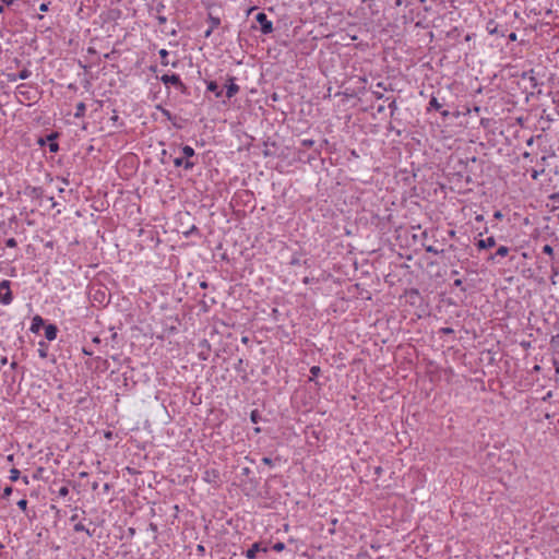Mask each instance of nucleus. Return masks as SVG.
Listing matches in <instances>:
<instances>
[{"instance_id":"obj_1","label":"nucleus","mask_w":559,"mask_h":559,"mask_svg":"<svg viewBox=\"0 0 559 559\" xmlns=\"http://www.w3.org/2000/svg\"><path fill=\"white\" fill-rule=\"evenodd\" d=\"M400 300L404 301L405 306H409V310L419 318L428 313V304L418 289H405L404 294L400 296Z\"/></svg>"},{"instance_id":"obj_2","label":"nucleus","mask_w":559,"mask_h":559,"mask_svg":"<svg viewBox=\"0 0 559 559\" xmlns=\"http://www.w3.org/2000/svg\"><path fill=\"white\" fill-rule=\"evenodd\" d=\"M166 86L173 85L178 91H180L182 94L188 95L189 91L187 85L181 81L180 75L173 73V74H163L158 78Z\"/></svg>"},{"instance_id":"obj_3","label":"nucleus","mask_w":559,"mask_h":559,"mask_svg":"<svg viewBox=\"0 0 559 559\" xmlns=\"http://www.w3.org/2000/svg\"><path fill=\"white\" fill-rule=\"evenodd\" d=\"M13 293L11 290V282L9 280H2L0 282V304L9 306L13 301Z\"/></svg>"},{"instance_id":"obj_4","label":"nucleus","mask_w":559,"mask_h":559,"mask_svg":"<svg viewBox=\"0 0 559 559\" xmlns=\"http://www.w3.org/2000/svg\"><path fill=\"white\" fill-rule=\"evenodd\" d=\"M255 21L259 24L262 34L269 35L273 32V23L264 12H259L255 15Z\"/></svg>"},{"instance_id":"obj_5","label":"nucleus","mask_w":559,"mask_h":559,"mask_svg":"<svg viewBox=\"0 0 559 559\" xmlns=\"http://www.w3.org/2000/svg\"><path fill=\"white\" fill-rule=\"evenodd\" d=\"M225 95L228 99L233 98L236 94H238L240 87L238 84H236V78L235 76H228L227 83L225 84Z\"/></svg>"},{"instance_id":"obj_6","label":"nucleus","mask_w":559,"mask_h":559,"mask_svg":"<svg viewBox=\"0 0 559 559\" xmlns=\"http://www.w3.org/2000/svg\"><path fill=\"white\" fill-rule=\"evenodd\" d=\"M156 109L162 112V115L173 123V126L177 129H181L182 124L178 122V120H181V118L173 115L168 109L164 108L162 105H157Z\"/></svg>"},{"instance_id":"obj_7","label":"nucleus","mask_w":559,"mask_h":559,"mask_svg":"<svg viewBox=\"0 0 559 559\" xmlns=\"http://www.w3.org/2000/svg\"><path fill=\"white\" fill-rule=\"evenodd\" d=\"M59 138L58 132H51L46 135V140L49 141L48 150L50 153H57L59 151V144L57 142V139Z\"/></svg>"},{"instance_id":"obj_8","label":"nucleus","mask_w":559,"mask_h":559,"mask_svg":"<svg viewBox=\"0 0 559 559\" xmlns=\"http://www.w3.org/2000/svg\"><path fill=\"white\" fill-rule=\"evenodd\" d=\"M259 551H263V552H266L267 551V548H262L261 547V543H253L251 545V547L245 552V556L248 558V559H254L257 557V554Z\"/></svg>"},{"instance_id":"obj_9","label":"nucleus","mask_w":559,"mask_h":559,"mask_svg":"<svg viewBox=\"0 0 559 559\" xmlns=\"http://www.w3.org/2000/svg\"><path fill=\"white\" fill-rule=\"evenodd\" d=\"M496 246V239L493 236L487 237L486 239H479L476 242V247L479 250L489 249Z\"/></svg>"},{"instance_id":"obj_10","label":"nucleus","mask_w":559,"mask_h":559,"mask_svg":"<svg viewBox=\"0 0 559 559\" xmlns=\"http://www.w3.org/2000/svg\"><path fill=\"white\" fill-rule=\"evenodd\" d=\"M174 165L176 167H183L186 170H191L195 166V163L191 159H185L183 157H176L174 159Z\"/></svg>"},{"instance_id":"obj_11","label":"nucleus","mask_w":559,"mask_h":559,"mask_svg":"<svg viewBox=\"0 0 559 559\" xmlns=\"http://www.w3.org/2000/svg\"><path fill=\"white\" fill-rule=\"evenodd\" d=\"M44 326H45V320L40 316L36 314L35 317H33L32 324L29 328L31 332L37 334L40 331V329Z\"/></svg>"},{"instance_id":"obj_12","label":"nucleus","mask_w":559,"mask_h":559,"mask_svg":"<svg viewBox=\"0 0 559 559\" xmlns=\"http://www.w3.org/2000/svg\"><path fill=\"white\" fill-rule=\"evenodd\" d=\"M206 90L214 93L216 98H221L224 94V90L218 86L216 81L206 82Z\"/></svg>"},{"instance_id":"obj_13","label":"nucleus","mask_w":559,"mask_h":559,"mask_svg":"<svg viewBox=\"0 0 559 559\" xmlns=\"http://www.w3.org/2000/svg\"><path fill=\"white\" fill-rule=\"evenodd\" d=\"M58 328L55 324H48L45 326V337L48 341H53L57 338Z\"/></svg>"},{"instance_id":"obj_14","label":"nucleus","mask_w":559,"mask_h":559,"mask_svg":"<svg viewBox=\"0 0 559 559\" xmlns=\"http://www.w3.org/2000/svg\"><path fill=\"white\" fill-rule=\"evenodd\" d=\"M509 251H510V249H509L508 247H506V246H500V247L497 249L496 253H495V254H491V255L488 258V260H492V261H493L497 257L504 258L506 255H508Z\"/></svg>"},{"instance_id":"obj_15","label":"nucleus","mask_w":559,"mask_h":559,"mask_svg":"<svg viewBox=\"0 0 559 559\" xmlns=\"http://www.w3.org/2000/svg\"><path fill=\"white\" fill-rule=\"evenodd\" d=\"M85 111H86V105L85 103L83 102H80L75 105V112H74V117L75 118H83L85 116Z\"/></svg>"},{"instance_id":"obj_16","label":"nucleus","mask_w":559,"mask_h":559,"mask_svg":"<svg viewBox=\"0 0 559 559\" xmlns=\"http://www.w3.org/2000/svg\"><path fill=\"white\" fill-rule=\"evenodd\" d=\"M219 477V474L216 469H207L205 472L204 480L207 483L216 481V479Z\"/></svg>"},{"instance_id":"obj_17","label":"nucleus","mask_w":559,"mask_h":559,"mask_svg":"<svg viewBox=\"0 0 559 559\" xmlns=\"http://www.w3.org/2000/svg\"><path fill=\"white\" fill-rule=\"evenodd\" d=\"M443 104H441L437 97L432 96L429 100L427 110L430 111L431 109L440 110L442 108Z\"/></svg>"},{"instance_id":"obj_18","label":"nucleus","mask_w":559,"mask_h":559,"mask_svg":"<svg viewBox=\"0 0 559 559\" xmlns=\"http://www.w3.org/2000/svg\"><path fill=\"white\" fill-rule=\"evenodd\" d=\"M29 195L34 199H40L44 197V190L41 187H32L29 190Z\"/></svg>"},{"instance_id":"obj_19","label":"nucleus","mask_w":559,"mask_h":559,"mask_svg":"<svg viewBox=\"0 0 559 559\" xmlns=\"http://www.w3.org/2000/svg\"><path fill=\"white\" fill-rule=\"evenodd\" d=\"M207 23L210 24L211 28H217L221 25V19L218 16H214L211 13L207 17Z\"/></svg>"},{"instance_id":"obj_20","label":"nucleus","mask_w":559,"mask_h":559,"mask_svg":"<svg viewBox=\"0 0 559 559\" xmlns=\"http://www.w3.org/2000/svg\"><path fill=\"white\" fill-rule=\"evenodd\" d=\"M182 154L185 156V159H190L191 157H193L195 155V151L192 146L185 145V146H182Z\"/></svg>"},{"instance_id":"obj_21","label":"nucleus","mask_w":559,"mask_h":559,"mask_svg":"<svg viewBox=\"0 0 559 559\" xmlns=\"http://www.w3.org/2000/svg\"><path fill=\"white\" fill-rule=\"evenodd\" d=\"M32 75V72L27 69V68H24L23 70H21L19 72V74L11 79V81H15V80H26L28 79L29 76Z\"/></svg>"},{"instance_id":"obj_22","label":"nucleus","mask_w":559,"mask_h":559,"mask_svg":"<svg viewBox=\"0 0 559 559\" xmlns=\"http://www.w3.org/2000/svg\"><path fill=\"white\" fill-rule=\"evenodd\" d=\"M39 345V348H38V355L39 357L41 358H46L47 357V348H48V345L44 342V341H40L38 343Z\"/></svg>"},{"instance_id":"obj_23","label":"nucleus","mask_w":559,"mask_h":559,"mask_svg":"<svg viewBox=\"0 0 559 559\" xmlns=\"http://www.w3.org/2000/svg\"><path fill=\"white\" fill-rule=\"evenodd\" d=\"M262 419L260 413L258 409H253L251 413H250V420L253 423V424H258L260 423Z\"/></svg>"},{"instance_id":"obj_24","label":"nucleus","mask_w":559,"mask_h":559,"mask_svg":"<svg viewBox=\"0 0 559 559\" xmlns=\"http://www.w3.org/2000/svg\"><path fill=\"white\" fill-rule=\"evenodd\" d=\"M403 123L401 121H397L396 124H394L393 122H391V126L390 128H386V131L390 130V131H396V134L400 135L401 132H402V129L400 127H402Z\"/></svg>"},{"instance_id":"obj_25","label":"nucleus","mask_w":559,"mask_h":559,"mask_svg":"<svg viewBox=\"0 0 559 559\" xmlns=\"http://www.w3.org/2000/svg\"><path fill=\"white\" fill-rule=\"evenodd\" d=\"M20 476H21V473H20V471L17 468H12L10 471L9 478H10L11 481H16L20 478Z\"/></svg>"},{"instance_id":"obj_26","label":"nucleus","mask_w":559,"mask_h":559,"mask_svg":"<svg viewBox=\"0 0 559 559\" xmlns=\"http://www.w3.org/2000/svg\"><path fill=\"white\" fill-rule=\"evenodd\" d=\"M321 373V368L319 366H312L310 368V381L313 380V378L318 377Z\"/></svg>"},{"instance_id":"obj_27","label":"nucleus","mask_w":559,"mask_h":559,"mask_svg":"<svg viewBox=\"0 0 559 559\" xmlns=\"http://www.w3.org/2000/svg\"><path fill=\"white\" fill-rule=\"evenodd\" d=\"M168 51L166 49H160L159 50V56H160V59H162V64L163 66H167L168 64V60H167V57H168Z\"/></svg>"},{"instance_id":"obj_28","label":"nucleus","mask_w":559,"mask_h":559,"mask_svg":"<svg viewBox=\"0 0 559 559\" xmlns=\"http://www.w3.org/2000/svg\"><path fill=\"white\" fill-rule=\"evenodd\" d=\"M558 274H559V267L552 265L551 266V276H550L551 284L555 285L557 283L556 282V277H557Z\"/></svg>"},{"instance_id":"obj_29","label":"nucleus","mask_w":559,"mask_h":559,"mask_svg":"<svg viewBox=\"0 0 559 559\" xmlns=\"http://www.w3.org/2000/svg\"><path fill=\"white\" fill-rule=\"evenodd\" d=\"M314 144V141L311 139H304L300 142L301 147L304 148H310Z\"/></svg>"},{"instance_id":"obj_30","label":"nucleus","mask_w":559,"mask_h":559,"mask_svg":"<svg viewBox=\"0 0 559 559\" xmlns=\"http://www.w3.org/2000/svg\"><path fill=\"white\" fill-rule=\"evenodd\" d=\"M285 549V544L282 542H277L273 545V550L276 552L283 551Z\"/></svg>"},{"instance_id":"obj_31","label":"nucleus","mask_w":559,"mask_h":559,"mask_svg":"<svg viewBox=\"0 0 559 559\" xmlns=\"http://www.w3.org/2000/svg\"><path fill=\"white\" fill-rule=\"evenodd\" d=\"M58 495L63 498L67 497L69 495V488L67 486L60 487L58 490Z\"/></svg>"},{"instance_id":"obj_32","label":"nucleus","mask_w":559,"mask_h":559,"mask_svg":"<svg viewBox=\"0 0 559 559\" xmlns=\"http://www.w3.org/2000/svg\"><path fill=\"white\" fill-rule=\"evenodd\" d=\"M389 108H390L391 116L394 117V115L396 112V102H395V99H393L392 102L389 103Z\"/></svg>"},{"instance_id":"obj_33","label":"nucleus","mask_w":559,"mask_h":559,"mask_svg":"<svg viewBox=\"0 0 559 559\" xmlns=\"http://www.w3.org/2000/svg\"><path fill=\"white\" fill-rule=\"evenodd\" d=\"M5 246L9 248H15L17 246V241L15 238H9L5 240Z\"/></svg>"},{"instance_id":"obj_34","label":"nucleus","mask_w":559,"mask_h":559,"mask_svg":"<svg viewBox=\"0 0 559 559\" xmlns=\"http://www.w3.org/2000/svg\"><path fill=\"white\" fill-rule=\"evenodd\" d=\"M37 144L40 146V147H45L46 145L48 146L49 144V141L46 140V136H39L38 140H37Z\"/></svg>"},{"instance_id":"obj_35","label":"nucleus","mask_w":559,"mask_h":559,"mask_svg":"<svg viewBox=\"0 0 559 559\" xmlns=\"http://www.w3.org/2000/svg\"><path fill=\"white\" fill-rule=\"evenodd\" d=\"M27 500L26 499H21L17 501V507L22 510V511H25L27 509Z\"/></svg>"},{"instance_id":"obj_36","label":"nucleus","mask_w":559,"mask_h":559,"mask_svg":"<svg viewBox=\"0 0 559 559\" xmlns=\"http://www.w3.org/2000/svg\"><path fill=\"white\" fill-rule=\"evenodd\" d=\"M543 252L545 254L552 255L554 254V248L550 245H545L543 247Z\"/></svg>"},{"instance_id":"obj_37","label":"nucleus","mask_w":559,"mask_h":559,"mask_svg":"<svg viewBox=\"0 0 559 559\" xmlns=\"http://www.w3.org/2000/svg\"><path fill=\"white\" fill-rule=\"evenodd\" d=\"M13 488L11 486H7L3 490L2 498L7 499L12 493Z\"/></svg>"},{"instance_id":"obj_38","label":"nucleus","mask_w":559,"mask_h":559,"mask_svg":"<svg viewBox=\"0 0 559 559\" xmlns=\"http://www.w3.org/2000/svg\"><path fill=\"white\" fill-rule=\"evenodd\" d=\"M439 333L440 334H453L454 330L452 328L445 326V328H441L439 330Z\"/></svg>"},{"instance_id":"obj_39","label":"nucleus","mask_w":559,"mask_h":559,"mask_svg":"<svg viewBox=\"0 0 559 559\" xmlns=\"http://www.w3.org/2000/svg\"><path fill=\"white\" fill-rule=\"evenodd\" d=\"M85 525L83 523H76L74 526H73V530L75 532H85Z\"/></svg>"},{"instance_id":"obj_40","label":"nucleus","mask_w":559,"mask_h":559,"mask_svg":"<svg viewBox=\"0 0 559 559\" xmlns=\"http://www.w3.org/2000/svg\"><path fill=\"white\" fill-rule=\"evenodd\" d=\"M488 32H489V34H491V35H493V34H499V35H501V36H504V32H502V31L500 32V31L498 29V26H496V27H493V28H489V27H488Z\"/></svg>"},{"instance_id":"obj_41","label":"nucleus","mask_w":559,"mask_h":559,"mask_svg":"<svg viewBox=\"0 0 559 559\" xmlns=\"http://www.w3.org/2000/svg\"><path fill=\"white\" fill-rule=\"evenodd\" d=\"M543 173H544V169H542V170L533 169V170H532V174H531V177H532L534 180H536V179L538 178V176H539L540 174H543Z\"/></svg>"},{"instance_id":"obj_42","label":"nucleus","mask_w":559,"mask_h":559,"mask_svg":"<svg viewBox=\"0 0 559 559\" xmlns=\"http://www.w3.org/2000/svg\"><path fill=\"white\" fill-rule=\"evenodd\" d=\"M262 463L269 466H273V460L267 456L262 457Z\"/></svg>"},{"instance_id":"obj_43","label":"nucleus","mask_w":559,"mask_h":559,"mask_svg":"<svg viewBox=\"0 0 559 559\" xmlns=\"http://www.w3.org/2000/svg\"><path fill=\"white\" fill-rule=\"evenodd\" d=\"M453 285H454L455 287H461V288H462V290H464V292H465V288H463V281H462L461 278H456V280L453 282Z\"/></svg>"},{"instance_id":"obj_44","label":"nucleus","mask_w":559,"mask_h":559,"mask_svg":"<svg viewBox=\"0 0 559 559\" xmlns=\"http://www.w3.org/2000/svg\"><path fill=\"white\" fill-rule=\"evenodd\" d=\"M49 4H50L49 2L41 3V4L39 5V10H40L41 12H47V11H48V9H49Z\"/></svg>"},{"instance_id":"obj_45","label":"nucleus","mask_w":559,"mask_h":559,"mask_svg":"<svg viewBox=\"0 0 559 559\" xmlns=\"http://www.w3.org/2000/svg\"><path fill=\"white\" fill-rule=\"evenodd\" d=\"M508 39H509L510 41H515V40L518 39V35H516V33H514V32L510 33V34L508 35Z\"/></svg>"},{"instance_id":"obj_46","label":"nucleus","mask_w":559,"mask_h":559,"mask_svg":"<svg viewBox=\"0 0 559 559\" xmlns=\"http://www.w3.org/2000/svg\"><path fill=\"white\" fill-rule=\"evenodd\" d=\"M197 551H198V555L203 556V555H204V552H205V548H204V546H203V545H198V547H197Z\"/></svg>"},{"instance_id":"obj_47","label":"nucleus","mask_w":559,"mask_h":559,"mask_svg":"<svg viewBox=\"0 0 559 559\" xmlns=\"http://www.w3.org/2000/svg\"><path fill=\"white\" fill-rule=\"evenodd\" d=\"M164 9H165V4H164L163 2H159V3L156 5V8H155L156 12H158V13H159V12H162V11H164Z\"/></svg>"},{"instance_id":"obj_48","label":"nucleus","mask_w":559,"mask_h":559,"mask_svg":"<svg viewBox=\"0 0 559 559\" xmlns=\"http://www.w3.org/2000/svg\"><path fill=\"white\" fill-rule=\"evenodd\" d=\"M157 21L159 24H165L167 22V17L164 15H158Z\"/></svg>"},{"instance_id":"obj_49","label":"nucleus","mask_w":559,"mask_h":559,"mask_svg":"<svg viewBox=\"0 0 559 559\" xmlns=\"http://www.w3.org/2000/svg\"><path fill=\"white\" fill-rule=\"evenodd\" d=\"M213 31H214V28H211V27L209 26V28L204 32V37H205V38H209V37L212 35Z\"/></svg>"},{"instance_id":"obj_50","label":"nucleus","mask_w":559,"mask_h":559,"mask_svg":"<svg viewBox=\"0 0 559 559\" xmlns=\"http://www.w3.org/2000/svg\"><path fill=\"white\" fill-rule=\"evenodd\" d=\"M554 367H555L556 373L559 374V361L555 360L554 361Z\"/></svg>"},{"instance_id":"obj_51","label":"nucleus","mask_w":559,"mask_h":559,"mask_svg":"<svg viewBox=\"0 0 559 559\" xmlns=\"http://www.w3.org/2000/svg\"><path fill=\"white\" fill-rule=\"evenodd\" d=\"M200 287H201V288H203V289H205V288H207V287H209V283H207V282H205V281H203V282H201V283H200Z\"/></svg>"},{"instance_id":"obj_52","label":"nucleus","mask_w":559,"mask_h":559,"mask_svg":"<svg viewBox=\"0 0 559 559\" xmlns=\"http://www.w3.org/2000/svg\"><path fill=\"white\" fill-rule=\"evenodd\" d=\"M0 364H1L2 366L7 365V364H8V358H7L5 356L1 357V359H0Z\"/></svg>"},{"instance_id":"obj_53","label":"nucleus","mask_w":559,"mask_h":559,"mask_svg":"<svg viewBox=\"0 0 559 559\" xmlns=\"http://www.w3.org/2000/svg\"><path fill=\"white\" fill-rule=\"evenodd\" d=\"M1 1L5 5H11L14 2V0H1Z\"/></svg>"},{"instance_id":"obj_54","label":"nucleus","mask_w":559,"mask_h":559,"mask_svg":"<svg viewBox=\"0 0 559 559\" xmlns=\"http://www.w3.org/2000/svg\"><path fill=\"white\" fill-rule=\"evenodd\" d=\"M49 200V202H51V206L55 207L57 205V203L55 202V199L53 197H49L47 198Z\"/></svg>"},{"instance_id":"obj_55","label":"nucleus","mask_w":559,"mask_h":559,"mask_svg":"<svg viewBox=\"0 0 559 559\" xmlns=\"http://www.w3.org/2000/svg\"><path fill=\"white\" fill-rule=\"evenodd\" d=\"M85 533L87 534V536L92 537L93 534H94V531H90L87 527L85 528Z\"/></svg>"},{"instance_id":"obj_56","label":"nucleus","mask_w":559,"mask_h":559,"mask_svg":"<svg viewBox=\"0 0 559 559\" xmlns=\"http://www.w3.org/2000/svg\"><path fill=\"white\" fill-rule=\"evenodd\" d=\"M404 3V0H395V5L401 7Z\"/></svg>"},{"instance_id":"obj_57","label":"nucleus","mask_w":559,"mask_h":559,"mask_svg":"<svg viewBox=\"0 0 559 559\" xmlns=\"http://www.w3.org/2000/svg\"><path fill=\"white\" fill-rule=\"evenodd\" d=\"M449 115H450V112L448 110L441 111V116L444 118L448 117Z\"/></svg>"},{"instance_id":"obj_58","label":"nucleus","mask_w":559,"mask_h":559,"mask_svg":"<svg viewBox=\"0 0 559 559\" xmlns=\"http://www.w3.org/2000/svg\"><path fill=\"white\" fill-rule=\"evenodd\" d=\"M83 354H84V355H87V356H91V355H92V352L87 350L86 348H83Z\"/></svg>"},{"instance_id":"obj_59","label":"nucleus","mask_w":559,"mask_h":559,"mask_svg":"<svg viewBox=\"0 0 559 559\" xmlns=\"http://www.w3.org/2000/svg\"><path fill=\"white\" fill-rule=\"evenodd\" d=\"M17 366H19V365H17V362H16V361H12V362H11V368H12V369L17 368Z\"/></svg>"},{"instance_id":"obj_60","label":"nucleus","mask_w":559,"mask_h":559,"mask_svg":"<svg viewBox=\"0 0 559 559\" xmlns=\"http://www.w3.org/2000/svg\"><path fill=\"white\" fill-rule=\"evenodd\" d=\"M150 527H151V530H152V531H154V532H156V531H157L156 525H155V524H153V523H151V524H150Z\"/></svg>"},{"instance_id":"obj_61","label":"nucleus","mask_w":559,"mask_h":559,"mask_svg":"<svg viewBox=\"0 0 559 559\" xmlns=\"http://www.w3.org/2000/svg\"><path fill=\"white\" fill-rule=\"evenodd\" d=\"M533 142H534V138H530V139L527 140L526 144H527V145H532V144H533Z\"/></svg>"},{"instance_id":"obj_62","label":"nucleus","mask_w":559,"mask_h":559,"mask_svg":"<svg viewBox=\"0 0 559 559\" xmlns=\"http://www.w3.org/2000/svg\"><path fill=\"white\" fill-rule=\"evenodd\" d=\"M377 110H378L379 112H381L382 110H384V106H383V105H379Z\"/></svg>"},{"instance_id":"obj_63","label":"nucleus","mask_w":559,"mask_h":559,"mask_svg":"<svg viewBox=\"0 0 559 559\" xmlns=\"http://www.w3.org/2000/svg\"><path fill=\"white\" fill-rule=\"evenodd\" d=\"M22 479H23V483H24L25 485H27V484H28V478H27V476L22 477Z\"/></svg>"},{"instance_id":"obj_64","label":"nucleus","mask_w":559,"mask_h":559,"mask_svg":"<svg viewBox=\"0 0 559 559\" xmlns=\"http://www.w3.org/2000/svg\"><path fill=\"white\" fill-rule=\"evenodd\" d=\"M427 251H428V252H435V253H437V250H435L432 247H429V248L427 249Z\"/></svg>"}]
</instances>
